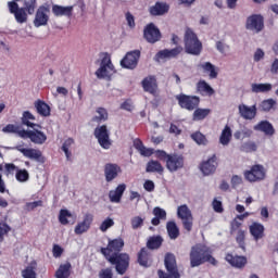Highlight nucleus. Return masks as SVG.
<instances>
[{"mask_svg": "<svg viewBox=\"0 0 278 278\" xmlns=\"http://www.w3.org/2000/svg\"><path fill=\"white\" fill-rule=\"evenodd\" d=\"M125 247V241L122 238L110 240L106 248L101 249L105 260L115 266L118 275H125L129 268V254L121 253Z\"/></svg>", "mask_w": 278, "mask_h": 278, "instance_id": "f257e3e1", "label": "nucleus"}, {"mask_svg": "<svg viewBox=\"0 0 278 278\" xmlns=\"http://www.w3.org/2000/svg\"><path fill=\"white\" fill-rule=\"evenodd\" d=\"M208 262L213 266H216V258L212 256V250L205 244H195L190 251V266L191 268H197L201 264Z\"/></svg>", "mask_w": 278, "mask_h": 278, "instance_id": "f03ea898", "label": "nucleus"}, {"mask_svg": "<svg viewBox=\"0 0 278 278\" xmlns=\"http://www.w3.org/2000/svg\"><path fill=\"white\" fill-rule=\"evenodd\" d=\"M184 42L186 53L189 55H201L203 45L200 42L199 37H197V34H194L192 29H186Z\"/></svg>", "mask_w": 278, "mask_h": 278, "instance_id": "7ed1b4c3", "label": "nucleus"}, {"mask_svg": "<svg viewBox=\"0 0 278 278\" xmlns=\"http://www.w3.org/2000/svg\"><path fill=\"white\" fill-rule=\"evenodd\" d=\"M114 73V65L112 64V59L108 54H103L100 61V67L96 71V77L98 79H106Z\"/></svg>", "mask_w": 278, "mask_h": 278, "instance_id": "20e7f679", "label": "nucleus"}, {"mask_svg": "<svg viewBox=\"0 0 278 278\" xmlns=\"http://www.w3.org/2000/svg\"><path fill=\"white\" fill-rule=\"evenodd\" d=\"M40 127H34L31 130H22L20 132V138L24 140L29 138L34 144H45L47 142V135L39 130Z\"/></svg>", "mask_w": 278, "mask_h": 278, "instance_id": "39448f33", "label": "nucleus"}, {"mask_svg": "<svg viewBox=\"0 0 278 278\" xmlns=\"http://www.w3.org/2000/svg\"><path fill=\"white\" fill-rule=\"evenodd\" d=\"M244 177L250 184L264 181L266 179V168L262 165H253L249 170L244 172Z\"/></svg>", "mask_w": 278, "mask_h": 278, "instance_id": "423d86ee", "label": "nucleus"}, {"mask_svg": "<svg viewBox=\"0 0 278 278\" xmlns=\"http://www.w3.org/2000/svg\"><path fill=\"white\" fill-rule=\"evenodd\" d=\"M94 136L102 149H110L112 147V139H110V130L106 125L98 126L94 129Z\"/></svg>", "mask_w": 278, "mask_h": 278, "instance_id": "0eeeda50", "label": "nucleus"}, {"mask_svg": "<svg viewBox=\"0 0 278 278\" xmlns=\"http://www.w3.org/2000/svg\"><path fill=\"white\" fill-rule=\"evenodd\" d=\"M177 216L182 220V225L187 231H192V211L188 207V205L182 204L177 208Z\"/></svg>", "mask_w": 278, "mask_h": 278, "instance_id": "6e6552de", "label": "nucleus"}, {"mask_svg": "<svg viewBox=\"0 0 278 278\" xmlns=\"http://www.w3.org/2000/svg\"><path fill=\"white\" fill-rule=\"evenodd\" d=\"M245 28L254 34H260L264 29V16L261 14H253L247 18Z\"/></svg>", "mask_w": 278, "mask_h": 278, "instance_id": "1a4fd4ad", "label": "nucleus"}, {"mask_svg": "<svg viewBox=\"0 0 278 278\" xmlns=\"http://www.w3.org/2000/svg\"><path fill=\"white\" fill-rule=\"evenodd\" d=\"M176 99L178 101V105L182 108L184 110H188L189 112H192L195 108H199V98L192 97V96H186L184 93L176 96Z\"/></svg>", "mask_w": 278, "mask_h": 278, "instance_id": "9d476101", "label": "nucleus"}, {"mask_svg": "<svg viewBox=\"0 0 278 278\" xmlns=\"http://www.w3.org/2000/svg\"><path fill=\"white\" fill-rule=\"evenodd\" d=\"M140 60V51L134 50L128 52L125 58L121 61L123 68H129L134 71L138 66V61Z\"/></svg>", "mask_w": 278, "mask_h": 278, "instance_id": "9b49d317", "label": "nucleus"}, {"mask_svg": "<svg viewBox=\"0 0 278 278\" xmlns=\"http://www.w3.org/2000/svg\"><path fill=\"white\" fill-rule=\"evenodd\" d=\"M166 168L169 173H177L184 168V156L179 154H169L166 160Z\"/></svg>", "mask_w": 278, "mask_h": 278, "instance_id": "f8f14e48", "label": "nucleus"}, {"mask_svg": "<svg viewBox=\"0 0 278 278\" xmlns=\"http://www.w3.org/2000/svg\"><path fill=\"white\" fill-rule=\"evenodd\" d=\"M15 150L27 157L28 160H35V162H42V152L34 148H25L23 146H16Z\"/></svg>", "mask_w": 278, "mask_h": 278, "instance_id": "ddd939ff", "label": "nucleus"}, {"mask_svg": "<svg viewBox=\"0 0 278 278\" xmlns=\"http://www.w3.org/2000/svg\"><path fill=\"white\" fill-rule=\"evenodd\" d=\"M239 116L244 121H253L257 116V105L249 106L244 103L238 105Z\"/></svg>", "mask_w": 278, "mask_h": 278, "instance_id": "4468645a", "label": "nucleus"}, {"mask_svg": "<svg viewBox=\"0 0 278 278\" xmlns=\"http://www.w3.org/2000/svg\"><path fill=\"white\" fill-rule=\"evenodd\" d=\"M184 51V48L181 46H178L172 50L165 49L155 55L156 62H166V60H173V58H177L181 52Z\"/></svg>", "mask_w": 278, "mask_h": 278, "instance_id": "2eb2a0df", "label": "nucleus"}, {"mask_svg": "<svg viewBox=\"0 0 278 278\" xmlns=\"http://www.w3.org/2000/svg\"><path fill=\"white\" fill-rule=\"evenodd\" d=\"M226 262L232 266V268H237L239 270H242L249 262L247 256L242 255H233V254H227L225 257Z\"/></svg>", "mask_w": 278, "mask_h": 278, "instance_id": "dca6fc26", "label": "nucleus"}, {"mask_svg": "<svg viewBox=\"0 0 278 278\" xmlns=\"http://www.w3.org/2000/svg\"><path fill=\"white\" fill-rule=\"evenodd\" d=\"M143 36L146 40L150 43H155L162 38V35L160 34V29L155 27L153 24H149L146 26L143 30Z\"/></svg>", "mask_w": 278, "mask_h": 278, "instance_id": "f3484780", "label": "nucleus"}, {"mask_svg": "<svg viewBox=\"0 0 278 278\" xmlns=\"http://www.w3.org/2000/svg\"><path fill=\"white\" fill-rule=\"evenodd\" d=\"M92 220H94L92 214H86L84 216V219L75 226L74 232L76 233V236H81L83 233H86V231L90 229Z\"/></svg>", "mask_w": 278, "mask_h": 278, "instance_id": "a211bd4d", "label": "nucleus"}, {"mask_svg": "<svg viewBox=\"0 0 278 278\" xmlns=\"http://www.w3.org/2000/svg\"><path fill=\"white\" fill-rule=\"evenodd\" d=\"M49 23V9L47 7H40L35 15L34 25L36 27H42Z\"/></svg>", "mask_w": 278, "mask_h": 278, "instance_id": "6ab92c4d", "label": "nucleus"}, {"mask_svg": "<svg viewBox=\"0 0 278 278\" xmlns=\"http://www.w3.org/2000/svg\"><path fill=\"white\" fill-rule=\"evenodd\" d=\"M218 166V163L216 162V155L211 156L206 161L202 162L200 165V170L203 173V175H212L213 173H216V167Z\"/></svg>", "mask_w": 278, "mask_h": 278, "instance_id": "aec40b11", "label": "nucleus"}, {"mask_svg": "<svg viewBox=\"0 0 278 278\" xmlns=\"http://www.w3.org/2000/svg\"><path fill=\"white\" fill-rule=\"evenodd\" d=\"M165 268L174 278H181L179 269L177 268V260L173 254H167L165 256Z\"/></svg>", "mask_w": 278, "mask_h": 278, "instance_id": "412c9836", "label": "nucleus"}, {"mask_svg": "<svg viewBox=\"0 0 278 278\" xmlns=\"http://www.w3.org/2000/svg\"><path fill=\"white\" fill-rule=\"evenodd\" d=\"M121 173V166L116 164H106L104 167V175L108 182L114 181V179H116Z\"/></svg>", "mask_w": 278, "mask_h": 278, "instance_id": "4be33fe9", "label": "nucleus"}, {"mask_svg": "<svg viewBox=\"0 0 278 278\" xmlns=\"http://www.w3.org/2000/svg\"><path fill=\"white\" fill-rule=\"evenodd\" d=\"M141 84L144 92H149L150 94L157 92V79L154 76L146 77Z\"/></svg>", "mask_w": 278, "mask_h": 278, "instance_id": "5701e85b", "label": "nucleus"}, {"mask_svg": "<svg viewBox=\"0 0 278 278\" xmlns=\"http://www.w3.org/2000/svg\"><path fill=\"white\" fill-rule=\"evenodd\" d=\"M125 190H127L126 184H121L116 187L115 190H111L109 192V199L111 203H121V199H123V194L125 193Z\"/></svg>", "mask_w": 278, "mask_h": 278, "instance_id": "b1692460", "label": "nucleus"}, {"mask_svg": "<svg viewBox=\"0 0 278 278\" xmlns=\"http://www.w3.org/2000/svg\"><path fill=\"white\" fill-rule=\"evenodd\" d=\"M199 68L203 71L206 75H208L210 79H216L218 77V67L216 65L210 63V62H204L199 65Z\"/></svg>", "mask_w": 278, "mask_h": 278, "instance_id": "393cba45", "label": "nucleus"}, {"mask_svg": "<svg viewBox=\"0 0 278 278\" xmlns=\"http://www.w3.org/2000/svg\"><path fill=\"white\" fill-rule=\"evenodd\" d=\"M255 131H263L266 136H273L275 134V128H273V124L268 121H262L254 126Z\"/></svg>", "mask_w": 278, "mask_h": 278, "instance_id": "a878e982", "label": "nucleus"}, {"mask_svg": "<svg viewBox=\"0 0 278 278\" xmlns=\"http://www.w3.org/2000/svg\"><path fill=\"white\" fill-rule=\"evenodd\" d=\"M250 233L254 240H262V238H264V225L260 223H253L250 226Z\"/></svg>", "mask_w": 278, "mask_h": 278, "instance_id": "bb28decb", "label": "nucleus"}, {"mask_svg": "<svg viewBox=\"0 0 278 278\" xmlns=\"http://www.w3.org/2000/svg\"><path fill=\"white\" fill-rule=\"evenodd\" d=\"M135 149H137L143 157H151V155H153V149L144 147L140 139L135 140Z\"/></svg>", "mask_w": 278, "mask_h": 278, "instance_id": "cd10ccee", "label": "nucleus"}, {"mask_svg": "<svg viewBox=\"0 0 278 278\" xmlns=\"http://www.w3.org/2000/svg\"><path fill=\"white\" fill-rule=\"evenodd\" d=\"M52 12L54 16H71L73 12V7H62V5H53Z\"/></svg>", "mask_w": 278, "mask_h": 278, "instance_id": "c85d7f7f", "label": "nucleus"}, {"mask_svg": "<svg viewBox=\"0 0 278 278\" xmlns=\"http://www.w3.org/2000/svg\"><path fill=\"white\" fill-rule=\"evenodd\" d=\"M166 12H168V5H166L165 3L157 2L154 7L150 9V14H152V16H162L166 14Z\"/></svg>", "mask_w": 278, "mask_h": 278, "instance_id": "c756f323", "label": "nucleus"}, {"mask_svg": "<svg viewBox=\"0 0 278 278\" xmlns=\"http://www.w3.org/2000/svg\"><path fill=\"white\" fill-rule=\"evenodd\" d=\"M273 90V85L271 84H252L251 85V91L254 92L255 94H260V92H270Z\"/></svg>", "mask_w": 278, "mask_h": 278, "instance_id": "7c9ffc66", "label": "nucleus"}, {"mask_svg": "<svg viewBox=\"0 0 278 278\" xmlns=\"http://www.w3.org/2000/svg\"><path fill=\"white\" fill-rule=\"evenodd\" d=\"M35 108H36L38 114H40V116H50L51 115V108L49 106V104H47L42 101H37L35 103Z\"/></svg>", "mask_w": 278, "mask_h": 278, "instance_id": "2f4dec72", "label": "nucleus"}, {"mask_svg": "<svg viewBox=\"0 0 278 278\" xmlns=\"http://www.w3.org/2000/svg\"><path fill=\"white\" fill-rule=\"evenodd\" d=\"M166 229L170 240H177L179 238V228L175 222H168Z\"/></svg>", "mask_w": 278, "mask_h": 278, "instance_id": "473e14b6", "label": "nucleus"}, {"mask_svg": "<svg viewBox=\"0 0 278 278\" xmlns=\"http://www.w3.org/2000/svg\"><path fill=\"white\" fill-rule=\"evenodd\" d=\"M31 121H36V117L29 111H25L23 113L22 124L26 125V127H31V128L40 127V125L34 124V123H31Z\"/></svg>", "mask_w": 278, "mask_h": 278, "instance_id": "72a5a7b5", "label": "nucleus"}, {"mask_svg": "<svg viewBox=\"0 0 278 278\" xmlns=\"http://www.w3.org/2000/svg\"><path fill=\"white\" fill-rule=\"evenodd\" d=\"M71 263H65L60 265L59 269L55 273L56 278H67L71 277Z\"/></svg>", "mask_w": 278, "mask_h": 278, "instance_id": "f704fd0d", "label": "nucleus"}, {"mask_svg": "<svg viewBox=\"0 0 278 278\" xmlns=\"http://www.w3.org/2000/svg\"><path fill=\"white\" fill-rule=\"evenodd\" d=\"M219 142L223 144V147H227V144L231 142V128L229 126H225L223 129L219 137Z\"/></svg>", "mask_w": 278, "mask_h": 278, "instance_id": "c9c22d12", "label": "nucleus"}, {"mask_svg": "<svg viewBox=\"0 0 278 278\" xmlns=\"http://www.w3.org/2000/svg\"><path fill=\"white\" fill-rule=\"evenodd\" d=\"M197 88L199 92H202L204 94H208V97H212L214 94V88L207 84L205 80H200L197 85Z\"/></svg>", "mask_w": 278, "mask_h": 278, "instance_id": "e433bc0d", "label": "nucleus"}, {"mask_svg": "<svg viewBox=\"0 0 278 278\" xmlns=\"http://www.w3.org/2000/svg\"><path fill=\"white\" fill-rule=\"evenodd\" d=\"M212 110L210 109H197L193 112V121H204V118H207L210 116Z\"/></svg>", "mask_w": 278, "mask_h": 278, "instance_id": "4c0bfd02", "label": "nucleus"}, {"mask_svg": "<svg viewBox=\"0 0 278 278\" xmlns=\"http://www.w3.org/2000/svg\"><path fill=\"white\" fill-rule=\"evenodd\" d=\"M147 173H164V167L157 161H150L147 165Z\"/></svg>", "mask_w": 278, "mask_h": 278, "instance_id": "58836bf2", "label": "nucleus"}, {"mask_svg": "<svg viewBox=\"0 0 278 278\" xmlns=\"http://www.w3.org/2000/svg\"><path fill=\"white\" fill-rule=\"evenodd\" d=\"M96 114L97 115L92 118L93 123H102L108 119V111L103 108H99Z\"/></svg>", "mask_w": 278, "mask_h": 278, "instance_id": "ea45409f", "label": "nucleus"}, {"mask_svg": "<svg viewBox=\"0 0 278 278\" xmlns=\"http://www.w3.org/2000/svg\"><path fill=\"white\" fill-rule=\"evenodd\" d=\"M191 138L197 144H202L203 147H205L208 142L207 138L203 134H201V131L192 134Z\"/></svg>", "mask_w": 278, "mask_h": 278, "instance_id": "a19ab883", "label": "nucleus"}, {"mask_svg": "<svg viewBox=\"0 0 278 278\" xmlns=\"http://www.w3.org/2000/svg\"><path fill=\"white\" fill-rule=\"evenodd\" d=\"M3 134H17L21 137V131H25V129H21V127L14 124H8L4 128H2Z\"/></svg>", "mask_w": 278, "mask_h": 278, "instance_id": "79ce46f5", "label": "nucleus"}, {"mask_svg": "<svg viewBox=\"0 0 278 278\" xmlns=\"http://www.w3.org/2000/svg\"><path fill=\"white\" fill-rule=\"evenodd\" d=\"M70 218H73V214H71V212H68V210L60 211L59 220H60L61 225H68V223L71 222V220H68Z\"/></svg>", "mask_w": 278, "mask_h": 278, "instance_id": "37998d69", "label": "nucleus"}, {"mask_svg": "<svg viewBox=\"0 0 278 278\" xmlns=\"http://www.w3.org/2000/svg\"><path fill=\"white\" fill-rule=\"evenodd\" d=\"M15 179H17L21 184L29 181V172H27V169H17L15 174Z\"/></svg>", "mask_w": 278, "mask_h": 278, "instance_id": "c03bdc74", "label": "nucleus"}, {"mask_svg": "<svg viewBox=\"0 0 278 278\" xmlns=\"http://www.w3.org/2000/svg\"><path fill=\"white\" fill-rule=\"evenodd\" d=\"M252 135H253V130L249 128H243L242 130L237 131L235 134V138H237V140H244V138H251Z\"/></svg>", "mask_w": 278, "mask_h": 278, "instance_id": "a18cd8bd", "label": "nucleus"}, {"mask_svg": "<svg viewBox=\"0 0 278 278\" xmlns=\"http://www.w3.org/2000/svg\"><path fill=\"white\" fill-rule=\"evenodd\" d=\"M162 247V237H152L148 241V249H160Z\"/></svg>", "mask_w": 278, "mask_h": 278, "instance_id": "49530a36", "label": "nucleus"}, {"mask_svg": "<svg viewBox=\"0 0 278 278\" xmlns=\"http://www.w3.org/2000/svg\"><path fill=\"white\" fill-rule=\"evenodd\" d=\"M14 16L17 23H21V24L27 23V13L25 12V10L20 9L14 13Z\"/></svg>", "mask_w": 278, "mask_h": 278, "instance_id": "de8ad7c7", "label": "nucleus"}, {"mask_svg": "<svg viewBox=\"0 0 278 278\" xmlns=\"http://www.w3.org/2000/svg\"><path fill=\"white\" fill-rule=\"evenodd\" d=\"M245 238H247V231L242 230V229H239L237 231L236 240H237L240 249H244V240H245Z\"/></svg>", "mask_w": 278, "mask_h": 278, "instance_id": "09e8293b", "label": "nucleus"}, {"mask_svg": "<svg viewBox=\"0 0 278 278\" xmlns=\"http://www.w3.org/2000/svg\"><path fill=\"white\" fill-rule=\"evenodd\" d=\"M275 103L276 102L273 99L265 100L261 103V110H263V112H270Z\"/></svg>", "mask_w": 278, "mask_h": 278, "instance_id": "8fccbe9b", "label": "nucleus"}, {"mask_svg": "<svg viewBox=\"0 0 278 278\" xmlns=\"http://www.w3.org/2000/svg\"><path fill=\"white\" fill-rule=\"evenodd\" d=\"M74 142L75 141L72 138H70L67 140H65V142L62 146V150L64 151L67 160H68V157H71V151H68V149H71V147H73Z\"/></svg>", "mask_w": 278, "mask_h": 278, "instance_id": "3c124183", "label": "nucleus"}, {"mask_svg": "<svg viewBox=\"0 0 278 278\" xmlns=\"http://www.w3.org/2000/svg\"><path fill=\"white\" fill-rule=\"evenodd\" d=\"M110 227H114V219L108 217L106 219H104L102 222V224L100 225V230H102L103 232H105L106 230L110 229Z\"/></svg>", "mask_w": 278, "mask_h": 278, "instance_id": "603ef678", "label": "nucleus"}, {"mask_svg": "<svg viewBox=\"0 0 278 278\" xmlns=\"http://www.w3.org/2000/svg\"><path fill=\"white\" fill-rule=\"evenodd\" d=\"M265 55H266V53L264 52V50H262V48H257L254 51L253 61L254 62H262V60H264Z\"/></svg>", "mask_w": 278, "mask_h": 278, "instance_id": "864d4df0", "label": "nucleus"}, {"mask_svg": "<svg viewBox=\"0 0 278 278\" xmlns=\"http://www.w3.org/2000/svg\"><path fill=\"white\" fill-rule=\"evenodd\" d=\"M143 223H144V219H142V217L136 216L131 219V227H132V229H140V227H142Z\"/></svg>", "mask_w": 278, "mask_h": 278, "instance_id": "5fc2aeb1", "label": "nucleus"}, {"mask_svg": "<svg viewBox=\"0 0 278 278\" xmlns=\"http://www.w3.org/2000/svg\"><path fill=\"white\" fill-rule=\"evenodd\" d=\"M153 214L156 218H160L161 220H166V211L161 207H154Z\"/></svg>", "mask_w": 278, "mask_h": 278, "instance_id": "6e6d98bb", "label": "nucleus"}, {"mask_svg": "<svg viewBox=\"0 0 278 278\" xmlns=\"http://www.w3.org/2000/svg\"><path fill=\"white\" fill-rule=\"evenodd\" d=\"M23 278H36V271L34 270V267H27L22 271Z\"/></svg>", "mask_w": 278, "mask_h": 278, "instance_id": "4d7b16f0", "label": "nucleus"}, {"mask_svg": "<svg viewBox=\"0 0 278 278\" xmlns=\"http://www.w3.org/2000/svg\"><path fill=\"white\" fill-rule=\"evenodd\" d=\"M240 227H242V223H240L238 220V218H235L231 223H230V231L231 233L236 232V231H240Z\"/></svg>", "mask_w": 278, "mask_h": 278, "instance_id": "13d9d810", "label": "nucleus"}, {"mask_svg": "<svg viewBox=\"0 0 278 278\" xmlns=\"http://www.w3.org/2000/svg\"><path fill=\"white\" fill-rule=\"evenodd\" d=\"M62 253H64V249L58 244H54L52 248L53 257H62Z\"/></svg>", "mask_w": 278, "mask_h": 278, "instance_id": "bf43d9fd", "label": "nucleus"}, {"mask_svg": "<svg viewBox=\"0 0 278 278\" xmlns=\"http://www.w3.org/2000/svg\"><path fill=\"white\" fill-rule=\"evenodd\" d=\"M138 262L140 266H147V250H141V252L139 253Z\"/></svg>", "mask_w": 278, "mask_h": 278, "instance_id": "052dcab7", "label": "nucleus"}, {"mask_svg": "<svg viewBox=\"0 0 278 278\" xmlns=\"http://www.w3.org/2000/svg\"><path fill=\"white\" fill-rule=\"evenodd\" d=\"M212 205H213L214 212H217L218 214L223 213V202H220L219 200L214 199Z\"/></svg>", "mask_w": 278, "mask_h": 278, "instance_id": "680f3d73", "label": "nucleus"}, {"mask_svg": "<svg viewBox=\"0 0 278 278\" xmlns=\"http://www.w3.org/2000/svg\"><path fill=\"white\" fill-rule=\"evenodd\" d=\"M216 49L217 51H219V53H225V51L229 49V46H227V43H225L224 41H217Z\"/></svg>", "mask_w": 278, "mask_h": 278, "instance_id": "e2e57ef3", "label": "nucleus"}, {"mask_svg": "<svg viewBox=\"0 0 278 278\" xmlns=\"http://www.w3.org/2000/svg\"><path fill=\"white\" fill-rule=\"evenodd\" d=\"M126 21H127L128 27H130L131 29L132 27H136V21L134 20V15H131V13L129 12L126 13Z\"/></svg>", "mask_w": 278, "mask_h": 278, "instance_id": "0e129e2a", "label": "nucleus"}, {"mask_svg": "<svg viewBox=\"0 0 278 278\" xmlns=\"http://www.w3.org/2000/svg\"><path fill=\"white\" fill-rule=\"evenodd\" d=\"M143 188L147 192H153V190H155V184L152 180H147L143 184Z\"/></svg>", "mask_w": 278, "mask_h": 278, "instance_id": "69168bd1", "label": "nucleus"}, {"mask_svg": "<svg viewBox=\"0 0 278 278\" xmlns=\"http://www.w3.org/2000/svg\"><path fill=\"white\" fill-rule=\"evenodd\" d=\"M240 184H242V177L235 175L231 178V186L232 188H238V186H240Z\"/></svg>", "mask_w": 278, "mask_h": 278, "instance_id": "338daca9", "label": "nucleus"}, {"mask_svg": "<svg viewBox=\"0 0 278 278\" xmlns=\"http://www.w3.org/2000/svg\"><path fill=\"white\" fill-rule=\"evenodd\" d=\"M100 278H112V269H103L100 274Z\"/></svg>", "mask_w": 278, "mask_h": 278, "instance_id": "774afa93", "label": "nucleus"}]
</instances>
